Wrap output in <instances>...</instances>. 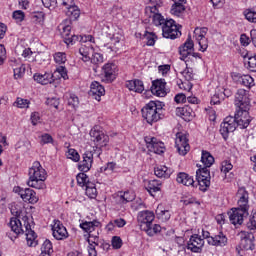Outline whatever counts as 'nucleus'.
I'll return each mask as SVG.
<instances>
[{
  "label": "nucleus",
  "mask_w": 256,
  "mask_h": 256,
  "mask_svg": "<svg viewBox=\"0 0 256 256\" xmlns=\"http://www.w3.org/2000/svg\"><path fill=\"white\" fill-rule=\"evenodd\" d=\"M29 100L23 98H17L14 105L19 109H29Z\"/></svg>",
  "instance_id": "53"
},
{
  "label": "nucleus",
  "mask_w": 256,
  "mask_h": 256,
  "mask_svg": "<svg viewBox=\"0 0 256 256\" xmlns=\"http://www.w3.org/2000/svg\"><path fill=\"white\" fill-rule=\"evenodd\" d=\"M111 245L113 249H121L123 247V239L119 236H113L111 240Z\"/></svg>",
  "instance_id": "55"
},
{
  "label": "nucleus",
  "mask_w": 256,
  "mask_h": 256,
  "mask_svg": "<svg viewBox=\"0 0 256 256\" xmlns=\"http://www.w3.org/2000/svg\"><path fill=\"white\" fill-rule=\"evenodd\" d=\"M90 95H92L96 101H101V97L105 95V88L99 82L94 81L90 86Z\"/></svg>",
  "instance_id": "29"
},
{
  "label": "nucleus",
  "mask_w": 256,
  "mask_h": 256,
  "mask_svg": "<svg viewBox=\"0 0 256 256\" xmlns=\"http://www.w3.org/2000/svg\"><path fill=\"white\" fill-rule=\"evenodd\" d=\"M233 169V164L231 163V161L229 160H224L221 163V173H224V175H227V173H229V171H231Z\"/></svg>",
  "instance_id": "52"
},
{
  "label": "nucleus",
  "mask_w": 256,
  "mask_h": 256,
  "mask_svg": "<svg viewBox=\"0 0 256 256\" xmlns=\"http://www.w3.org/2000/svg\"><path fill=\"white\" fill-rule=\"evenodd\" d=\"M204 246L205 240L201 238V236H199L198 234H194L187 242L186 249H188V251H191L192 253H201Z\"/></svg>",
  "instance_id": "17"
},
{
  "label": "nucleus",
  "mask_w": 256,
  "mask_h": 256,
  "mask_svg": "<svg viewBox=\"0 0 256 256\" xmlns=\"http://www.w3.org/2000/svg\"><path fill=\"white\" fill-rule=\"evenodd\" d=\"M42 4L46 9H55L57 7V0H42Z\"/></svg>",
  "instance_id": "61"
},
{
  "label": "nucleus",
  "mask_w": 256,
  "mask_h": 256,
  "mask_svg": "<svg viewBox=\"0 0 256 256\" xmlns=\"http://www.w3.org/2000/svg\"><path fill=\"white\" fill-rule=\"evenodd\" d=\"M177 183H180L181 185H185L186 187H194L195 180H193V177H191L189 174L185 172H180L177 174L176 177Z\"/></svg>",
  "instance_id": "33"
},
{
  "label": "nucleus",
  "mask_w": 256,
  "mask_h": 256,
  "mask_svg": "<svg viewBox=\"0 0 256 256\" xmlns=\"http://www.w3.org/2000/svg\"><path fill=\"white\" fill-rule=\"evenodd\" d=\"M41 122V116L39 115L38 112H34L31 114V123L32 125L36 126Z\"/></svg>",
  "instance_id": "64"
},
{
  "label": "nucleus",
  "mask_w": 256,
  "mask_h": 256,
  "mask_svg": "<svg viewBox=\"0 0 256 256\" xmlns=\"http://www.w3.org/2000/svg\"><path fill=\"white\" fill-rule=\"evenodd\" d=\"M227 243V236L223 232H219L217 235L208 239V245H213L214 247H225Z\"/></svg>",
  "instance_id": "30"
},
{
  "label": "nucleus",
  "mask_w": 256,
  "mask_h": 256,
  "mask_svg": "<svg viewBox=\"0 0 256 256\" xmlns=\"http://www.w3.org/2000/svg\"><path fill=\"white\" fill-rule=\"evenodd\" d=\"M117 79V65L108 62L102 67V81L104 83H113Z\"/></svg>",
  "instance_id": "11"
},
{
  "label": "nucleus",
  "mask_w": 256,
  "mask_h": 256,
  "mask_svg": "<svg viewBox=\"0 0 256 256\" xmlns=\"http://www.w3.org/2000/svg\"><path fill=\"white\" fill-rule=\"evenodd\" d=\"M90 137L93 143H95L96 147L94 149L98 151V157L101 155V147H107V143H109V136L101 130V127L95 126L90 130Z\"/></svg>",
  "instance_id": "5"
},
{
  "label": "nucleus",
  "mask_w": 256,
  "mask_h": 256,
  "mask_svg": "<svg viewBox=\"0 0 256 256\" xmlns=\"http://www.w3.org/2000/svg\"><path fill=\"white\" fill-rule=\"evenodd\" d=\"M79 54L82 57V61H84V63H88V61H91V55H93V46H91V44L82 45L79 48Z\"/></svg>",
  "instance_id": "34"
},
{
  "label": "nucleus",
  "mask_w": 256,
  "mask_h": 256,
  "mask_svg": "<svg viewBox=\"0 0 256 256\" xmlns=\"http://www.w3.org/2000/svg\"><path fill=\"white\" fill-rule=\"evenodd\" d=\"M221 101H224L223 97H221V92L218 90L215 92V94L211 98V105H219L221 104Z\"/></svg>",
  "instance_id": "57"
},
{
  "label": "nucleus",
  "mask_w": 256,
  "mask_h": 256,
  "mask_svg": "<svg viewBox=\"0 0 256 256\" xmlns=\"http://www.w3.org/2000/svg\"><path fill=\"white\" fill-rule=\"evenodd\" d=\"M175 113L177 117H181L184 121H192L193 117H195V111H193L192 105L177 107Z\"/></svg>",
  "instance_id": "22"
},
{
  "label": "nucleus",
  "mask_w": 256,
  "mask_h": 256,
  "mask_svg": "<svg viewBox=\"0 0 256 256\" xmlns=\"http://www.w3.org/2000/svg\"><path fill=\"white\" fill-rule=\"evenodd\" d=\"M85 194L89 199H97V187L95 186V183H87L86 189H85Z\"/></svg>",
  "instance_id": "38"
},
{
  "label": "nucleus",
  "mask_w": 256,
  "mask_h": 256,
  "mask_svg": "<svg viewBox=\"0 0 256 256\" xmlns=\"http://www.w3.org/2000/svg\"><path fill=\"white\" fill-rule=\"evenodd\" d=\"M162 35L165 39H177L181 37V31L173 19L166 20L162 27Z\"/></svg>",
  "instance_id": "8"
},
{
  "label": "nucleus",
  "mask_w": 256,
  "mask_h": 256,
  "mask_svg": "<svg viewBox=\"0 0 256 256\" xmlns=\"http://www.w3.org/2000/svg\"><path fill=\"white\" fill-rule=\"evenodd\" d=\"M167 82H165V79H157L152 81L151 86V93L152 95H155L156 97H165L167 95L166 90Z\"/></svg>",
  "instance_id": "21"
},
{
  "label": "nucleus",
  "mask_w": 256,
  "mask_h": 256,
  "mask_svg": "<svg viewBox=\"0 0 256 256\" xmlns=\"http://www.w3.org/2000/svg\"><path fill=\"white\" fill-rule=\"evenodd\" d=\"M144 231H145V233H147V235H149V237H153V235H155L157 233H161V225L155 224L153 226V224H152V225L148 226L146 228V230H144Z\"/></svg>",
  "instance_id": "48"
},
{
  "label": "nucleus",
  "mask_w": 256,
  "mask_h": 256,
  "mask_svg": "<svg viewBox=\"0 0 256 256\" xmlns=\"http://www.w3.org/2000/svg\"><path fill=\"white\" fill-rule=\"evenodd\" d=\"M119 201H120V203H123L124 205L126 203H131V201H135V194H133L129 191L124 192L123 194H120Z\"/></svg>",
  "instance_id": "41"
},
{
  "label": "nucleus",
  "mask_w": 256,
  "mask_h": 256,
  "mask_svg": "<svg viewBox=\"0 0 256 256\" xmlns=\"http://www.w3.org/2000/svg\"><path fill=\"white\" fill-rule=\"evenodd\" d=\"M201 163L204 167H211L215 163V158L211 155V152L202 150Z\"/></svg>",
  "instance_id": "37"
},
{
  "label": "nucleus",
  "mask_w": 256,
  "mask_h": 256,
  "mask_svg": "<svg viewBox=\"0 0 256 256\" xmlns=\"http://www.w3.org/2000/svg\"><path fill=\"white\" fill-rule=\"evenodd\" d=\"M145 143L148 151L150 153H155L156 155H161L165 153V144L161 141H158L155 137H146Z\"/></svg>",
  "instance_id": "19"
},
{
  "label": "nucleus",
  "mask_w": 256,
  "mask_h": 256,
  "mask_svg": "<svg viewBox=\"0 0 256 256\" xmlns=\"http://www.w3.org/2000/svg\"><path fill=\"white\" fill-rule=\"evenodd\" d=\"M22 221L24 223L25 230L23 229L21 220L15 217L11 218L9 223L11 231H13L15 235H23V233H25L28 247H37V233H35L33 228H31L29 217H23Z\"/></svg>",
  "instance_id": "1"
},
{
  "label": "nucleus",
  "mask_w": 256,
  "mask_h": 256,
  "mask_svg": "<svg viewBox=\"0 0 256 256\" xmlns=\"http://www.w3.org/2000/svg\"><path fill=\"white\" fill-rule=\"evenodd\" d=\"M81 37L83 36L71 34L70 37L66 38L64 43H66V45H73L74 43H77V41L81 42Z\"/></svg>",
  "instance_id": "59"
},
{
  "label": "nucleus",
  "mask_w": 256,
  "mask_h": 256,
  "mask_svg": "<svg viewBox=\"0 0 256 256\" xmlns=\"http://www.w3.org/2000/svg\"><path fill=\"white\" fill-rule=\"evenodd\" d=\"M13 19H15L18 23H21V21L25 19V13L21 10H16L13 12Z\"/></svg>",
  "instance_id": "62"
},
{
  "label": "nucleus",
  "mask_w": 256,
  "mask_h": 256,
  "mask_svg": "<svg viewBox=\"0 0 256 256\" xmlns=\"http://www.w3.org/2000/svg\"><path fill=\"white\" fill-rule=\"evenodd\" d=\"M66 15L67 17L75 21V19H79L81 11L79 10V7H77V5L74 4L70 8L66 9Z\"/></svg>",
  "instance_id": "39"
},
{
  "label": "nucleus",
  "mask_w": 256,
  "mask_h": 256,
  "mask_svg": "<svg viewBox=\"0 0 256 256\" xmlns=\"http://www.w3.org/2000/svg\"><path fill=\"white\" fill-rule=\"evenodd\" d=\"M33 79L40 85H49L51 83H54L55 76L51 72L35 73L33 75Z\"/></svg>",
  "instance_id": "27"
},
{
  "label": "nucleus",
  "mask_w": 256,
  "mask_h": 256,
  "mask_svg": "<svg viewBox=\"0 0 256 256\" xmlns=\"http://www.w3.org/2000/svg\"><path fill=\"white\" fill-rule=\"evenodd\" d=\"M67 159H71V161H74V163H79L81 161V156L79 155V152L77 150L70 148L66 152Z\"/></svg>",
  "instance_id": "43"
},
{
  "label": "nucleus",
  "mask_w": 256,
  "mask_h": 256,
  "mask_svg": "<svg viewBox=\"0 0 256 256\" xmlns=\"http://www.w3.org/2000/svg\"><path fill=\"white\" fill-rule=\"evenodd\" d=\"M46 103L50 107H54V109H59V98H48Z\"/></svg>",
  "instance_id": "63"
},
{
  "label": "nucleus",
  "mask_w": 256,
  "mask_h": 256,
  "mask_svg": "<svg viewBox=\"0 0 256 256\" xmlns=\"http://www.w3.org/2000/svg\"><path fill=\"white\" fill-rule=\"evenodd\" d=\"M76 181L79 187H87V183H91L89 182V177L87 174H85V172L79 173L76 176Z\"/></svg>",
  "instance_id": "46"
},
{
  "label": "nucleus",
  "mask_w": 256,
  "mask_h": 256,
  "mask_svg": "<svg viewBox=\"0 0 256 256\" xmlns=\"http://www.w3.org/2000/svg\"><path fill=\"white\" fill-rule=\"evenodd\" d=\"M237 129V122L233 116H227L220 125V134L223 139H228L229 133H233Z\"/></svg>",
  "instance_id": "16"
},
{
  "label": "nucleus",
  "mask_w": 256,
  "mask_h": 256,
  "mask_svg": "<svg viewBox=\"0 0 256 256\" xmlns=\"http://www.w3.org/2000/svg\"><path fill=\"white\" fill-rule=\"evenodd\" d=\"M248 69L253 73H256V55L248 56Z\"/></svg>",
  "instance_id": "58"
},
{
  "label": "nucleus",
  "mask_w": 256,
  "mask_h": 256,
  "mask_svg": "<svg viewBox=\"0 0 256 256\" xmlns=\"http://www.w3.org/2000/svg\"><path fill=\"white\" fill-rule=\"evenodd\" d=\"M137 221L141 231H145L155 221V213L153 211L144 210L138 213Z\"/></svg>",
  "instance_id": "13"
},
{
  "label": "nucleus",
  "mask_w": 256,
  "mask_h": 256,
  "mask_svg": "<svg viewBox=\"0 0 256 256\" xmlns=\"http://www.w3.org/2000/svg\"><path fill=\"white\" fill-rule=\"evenodd\" d=\"M246 227L253 231L256 229V212L250 217L249 221L246 224Z\"/></svg>",
  "instance_id": "60"
},
{
  "label": "nucleus",
  "mask_w": 256,
  "mask_h": 256,
  "mask_svg": "<svg viewBox=\"0 0 256 256\" xmlns=\"http://www.w3.org/2000/svg\"><path fill=\"white\" fill-rule=\"evenodd\" d=\"M255 235L252 232H243L240 242L241 247L246 251H253L255 249Z\"/></svg>",
  "instance_id": "24"
},
{
  "label": "nucleus",
  "mask_w": 256,
  "mask_h": 256,
  "mask_svg": "<svg viewBox=\"0 0 256 256\" xmlns=\"http://www.w3.org/2000/svg\"><path fill=\"white\" fill-rule=\"evenodd\" d=\"M172 173L173 170L167 166H158L154 168V174L160 179H169Z\"/></svg>",
  "instance_id": "35"
},
{
  "label": "nucleus",
  "mask_w": 256,
  "mask_h": 256,
  "mask_svg": "<svg viewBox=\"0 0 256 256\" xmlns=\"http://www.w3.org/2000/svg\"><path fill=\"white\" fill-rule=\"evenodd\" d=\"M52 235L56 241H65V239L69 238L67 228L59 220H54V224L52 225Z\"/></svg>",
  "instance_id": "18"
},
{
  "label": "nucleus",
  "mask_w": 256,
  "mask_h": 256,
  "mask_svg": "<svg viewBox=\"0 0 256 256\" xmlns=\"http://www.w3.org/2000/svg\"><path fill=\"white\" fill-rule=\"evenodd\" d=\"M163 107L165 104L159 101H150L142 108V117L149 125L157 123L163 117Z\"/></svg>",
  "instance_id": "4"
},
{
  "label": "nucleus",
  "mask_w": 256,
  "mask_h": 256,
  "mask_svg": "<svg viewBox=\"0 0 256 256\" xmlns=\"http://www.w3.org/2000/svg\"><path fill=\"white\" fill-rule=\"evenodd\" d=\"M54 140H53V136H51V134L49 133H44L40 136V145H53Z\"/></svg>",
  "instance_id": "51"
},
{
  "label": "nucleus",
  "mask_w": 256,
  "mask_h": 256,
  "mask_svg": "<svg viewBox=\"0 0 256 256\" xmlns=\"http://www.w3.org/2000/svg\"><path fill=\"white\" fill-rule=\"evenodd\" d=\"M28 187L33 189H45V181L47 180V170L43 168L41 162L35 161L28 171Z\"/></svg>",
  "instance_id": "3"
},
{
  "label": "nucleus",
  "mask_w": 256,
  "mask_h": 256,
  "mask_svg": "<svg viewBox=\"0 0 256 256\" xmlns=\"http://www.w3.org/2000/svg\"><path fill=\"white\" fill-rule=\"evenodd\" d=\"M181 73L186 81H193V77H195L193 68L186 67Z\"/></svg>",
  "instance_id": "54"
},
{
  "label": "nucleus",
  "mask_w": 256,
  "mask_h": 256,
  "mask_svg": "<svg viewBox=\"0 0 256 256\" xmlns=\"http://www.w3.org/2000/svg\"><path fill=\"white\" fill-rule=\"evenodd\" d=\"M146 190L152 197H155V193L161 191V181L159 180H150L146 186Z\"/></svg>",
  "instance_id": "36"
},
{
  "label": "nucleus",
  "mask_w": 256,
  "mask_h": 256,
  "mask_svg": "<svg viewBox=\"0 0 256 256\" xmlns=\"http://www.w3.org/2000/svg\"><path fill=\"white\" fill-rule=\"evenodd\" d=\"M243 15L249 23H256V11L253 9H246L243 12Z\"/></svg>",
  "instance_id": "47"
},
{
  "label": "nucleus",
  "mask_w": 256,
  "mask_h": 256,
  "mask_svg": "<svg viewBox=\"0 0 256 256\" xmlns=\"http://www.w3.org/2000/svg\"><path fill=\"white\" fill-rule=\"evenodd\" d=\"M199 169L196 171V181L199 185L200 191H207V188L211 185V172L209 167L197 164Z\"/></svg>",
  "instance_id": "6"
},
{
  "label": "nucleus",
  "mask_w": 256,
  "mask_h": 256,
  "mask_svg": "<svg viewBox=\"0 0 256 256\" xmlns=\"http://www.w3.org/2000/svg\"><path fill=\"white\" fill-rule=\"evenodd\" d=\"M209 29L207 27L195 28L194 30V39L199 45V51L205 52L209 47V40L207 39V33Z\"/></svg>",
  "instance_id": "9"
},
{
  "label": "nucleus",
  "mask_w": 256,
  "mask_h": 256,
  "mask_svg": "<svg viewBox=\"0 0 256 256\" xmlns=\"http://www.w3.org/2000/svg\"><path fill=\"white\" fill-rule=\"evenodd\" d=\"M232 225H243V219L249 215V210L245 208H232L228 213Z\"/></svg>",
  "instance_id": "15"
},
{
  "label": "nucleus",
  "mask_w": 256,
  "mask_h": 256,
  "mask_svg": "<svg viewBox=\"0 0 256 256\" xmlns=\"http://www.w3.org/2000/svg\"><path fill=\"white\" fill-rule=\"evenodd\" d=\"M90 61L93 65H101L104 63L105 58L103 57V54L101 53H92V57H90Z\"/></svg>",
  "instance_id": "49"
},
{
  "label": "nucleus",
  "mask_w": 256,
  "mask_h": 256,
  "mask_svg": "<svg viewBox=\"0 0 256 256\" xmlns=\"http://www.w3.org/2000/svg\"><path fill=\"white\" fill-rule=\"evenodd\" d=\"M11 67L14 71V79H22L27 69L25 64L21 63L19 60H11Z\"/></svg>",
  "instance_id": "31"
},
{
  "label": "nucleus",
  "mask_w": 256,
  "mask_h": 256,
  "mask_svg": "<svg viewBox=\"0 0 256 256\" xmlns=\"http://www.w3.org/2000/svg\"><path fill=\"white\" fill-rule=\"evenodd\" d=\"M41 255H48L51 256V253H53V244L50 240H45L41 247Z\"/></svg>",
  "instance_id": "42"
},
{
  "label": "nucleus",
  "mask_w": 256,
  "mask_h": 256,
  "mask_svg": "<svg viewBox=\"0 0 256 256\" xmlns=\"http://www.w3.org/2000/svg\"><path fill=\"white\" fill-rule=\"evenodd\" d=\"M237 127L247 129L251 125L253 118L249 115V108H238L234 117Z\"/></svg>",
  "instance_id": "7"
},
{
  "label": "nucleus",
  "mask_w": 256,
  "mask_h": 256,
  "mask_svg": "<svg viewBox=\"0 0 256 256\" xmlns=\"http://www.w3.org/2000/svg\"><path fill=\"white\" fill-rule=\"evenodd\" d=\"M161 8H156L154 7H146L145 8V13L146 15H148V17H150V19H152V23L153 25H155L156 27H163L165 25V23L167 22V20L165 19V17H163V15H161Z\"/></svg>",
  "instance_id": "10"
},
{
  "label": "nucleus",
  "mask_w": 256,
  "mask_h": 256,
  "mask_svg": "<svg viewBox=\"0 0 256 256\" xmlns=\"http://www.w3.org/2000/svg\"><path fill=\"white\" fill-rule=\"evenodd\" d=\"M98 151L95 148L92 150H87L84 152L82 156V161L80 162L78 169L80 171H83V173H87V171L91 170V167H93V155L94 153Z\"/></svg>",
  "instance_id": "20"
},
{
  "label": "nucleus",
  "mask_w": 256,
  "mask_h": 256,
  "mask_svg": "<svg viewBox=\"0 0 256 256\" xmlns=\"http://www.w3.org/2000/svg\"><path fill=\"white\" fill-rule=\"evenodd\" d=\"M80 229L84 230L85 233H88V255L97 256V250L95 245H98L99 241V229H101V222L97 220L85 221L80 224Z\"/></svg>",
  "instance_id": "2"
},
{
  "label": "nucleus",
  "mask_w": 256,
  "mask_h": 256,
  "mask_svg": "<svg viewBox=\"0 0 256 256\" xmlns=\"http://www.w3.org/2000/svg\"><path fill=\"white\" fill-rule=\"evenodd\" d=\"M233 79L236 81V83H238L239 85H243L248 89H251V87L255 86V79H253L251 75L236 73L233 75Z\"/></svg>",
  "instance_id": "26"
},
{
  "label": "nucleus",
  "mask_w": 256,
  "mask_h": 256,
  "mask_svg": "<svg viewBox=\"0 0 256 256\" xmlns=\"http://www.w3.org/2000/svg\"><path fill=\"white\" fill-rule=\"evenodd\" d=\"M144 38L146 39V45L148 47H153L155 42L157 41V35L153 32L146 31L144 34Z\"/></svg>",
  "instance_id": "44"
},
{
  "label": "nucleus",
  "mask_w": 256,
  "mask_h": 256,
  "mask_svg": "<svg viewBox=\"0 0 256 256\" xmlns=\"http://www.w3.org/2000/svg\"><path fill=\"white\" fill-rule=\"evenodd\" d=\"M238 199V207L249 211V192L245 187H240L236 193Z\"/></svg>",
  "instance_id": "23"
},
{
  "label": "nucleus",
  "mask_w": 256,
  "mask_h": 256,
  "mask_svg": "<svg viewBox=\"0 0 256 256\" xmlns=\"http://www.w3.org/2000/svg\"><path fill=\"white\" fill-rule=\"evenodd\" d=\"M185 11V3H174L171 7L170 13L179 17Z\"/></svg>",
  "instance_id": "40"
},
{
  "label": "nucleus",
  "mask_w": 256,
  "mask_h": 256,
  "mask_svg": "<svg viewBox=\"0 0 256 256\" xmlns=\"http://www.w3.org/2000/svg\"><path fill=\"white\" fill-rule=\"evenodd\" d=\"M54 61L58 65H63L67 62V54L65 52H56L54 54Z\"/></svg>",
  "instance_id": "50"
},
{
  "label": "nucleus",
  "mask_w": 256,
  "mask_h": 256,
  "mask_svg": "<svg viewBox=\"0 0 256 256\" xmlns=\"http://www.w3.org/2000/svg\"><path fill=\"white\" fill-rule=\"evenodd\" d=\"M125 87L126 89L133 91V93H143V91H145V84L139 79L127 80Z\"/></svg>",
  "instance_id": "28"
},
{
  "label": "nucleus",
  "mask_w": 256,
  "mask_h": 256,
  "mask_svg": "<svg viewBox=\"0 0 256 256\" xmlns=\"http://www.w3.org/2000/svg\"><path fill=\"white\" fill-rule=\"evenodd\" d=\"M19 195L25 203H31L32 205H35L39 201V197H37V193L34 192L33 189L31 188H25V189H20Z\"/></svg>",
  "instance_id": "25"
},
{
  "label": "nucleus",
  "mask_w": 256,
  "mask_h": 256,
  "mask_svg": "<svg viewBox=\"0 0 256 256\" xmlns=\"http://www.w3.org/2000/svg\"><path fill=\"white\" fill-rule=\"evenodd\" d=\"M54 73H58L60 77L64 80L69 79V75L67 74V68L65 66H58Z\"/></svg>",
  "instance_id": "56"
},
{
  "label": "nucleus",
  "mask_w": 256,
  "mask_h": 256,
  "mask_svg": "<svg viewBox=\"0 0 256 256\" xmlns=\"http://www.w3.org/2000/svg\"><path fill=\"white\" fill-rule=\"evenodd\" d=\"M193 47H195V44L193 43V40L191 39V37H188L186 42L179 47V53L182 59H187V57L191 55V51H193Z\"/></svg>",
  "instance_id": "32"
},
{
  "label": "nucleus",
  "mask_w": 256,
  "mask_h": 256,
  "mask_svg": "<svg viewBox=\"0 0 256 256\" xmlns=\"http://www.w3.org/2000/svg\"><path fill=\"white\" fill-rule=\"evenodd\" d=\"M235 105L238 109H250L251 99L249 98V91L238 89L235 95Z\"/></svg>",
  "instance_id": "12"
},
{
  "label": "nucleus",
  "mask_w": 256,
  "mask_h": 256,
  "mask_svg": "<svg viewBox=\"0 0 256 256\" xmlns=\"http://www.w3.org/2000/svg\"><path fill=\"white\" fill-rule=\"evenodd\" d=\"M175 145L179 155L182 156H185L191 150L189 139H187V135L182 132L176 134Z\"/></svg>",
  "instance_id": "14"
},
{
  "label": "nucleus",
  "mask_w": 256,
  "mask_h": 256,
  "mask_svg": "<svg viewBox=\"0 0 256 256\" xmlns=\"http://www.w3.org/2000/svg\"><path fill=\"white\" fill-rule=\"evenodd\" d=\"M66 99H68V106L72 109L79 107V97L75 94H66Z\"/></svg>",
  "instance_id": "45"
}]
</instances>
